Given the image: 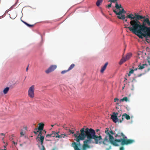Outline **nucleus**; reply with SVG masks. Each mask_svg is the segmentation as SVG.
<instances>
[{"label": "nucleus", "instance_id": "1", "mask_svg": "<svg viewBox=\"0 0 150 150\" xmlns=\"http://www.w3.org/2000/svg\"><path fill=\"white\" fill-rule=\"evenodd\" d=\"M80 132L78 136L75 134L73 136L76 138L77 142L87 138L83 142L82 150H86L87 148H91V146L88 144L91 143L105 145L109 143L115 146H118V143H120L122 146L133 143V139H128L123 132H118L116 134L112 130H109L108 128H106V135L103 141L101 136L96 135L95 131L92 128H82L80 130Z\"/></svg>", "mask_w": 150, "mask_h": 150}, {"label": "nucleus", "instance_id": "2", "mask_svg": "<svg viewBox=\"0 0 150 150\" xmlns=\"http://www.w3.org/2000/svg\"><path fill=\"white\" fill-rule=\"evenodd\" d=\"M126 18H130V27L132 28L146 27L147 25L150 27V21L149 18H145V16L135 14L134 16L132 14H129L126 16Z\"/></svg>", "mask_w": 150, "mask_h": 150}, {"label": "nucleus", "instance_id": "3", "mask_svg": "<svg viewBox=\"0 0 150 150\" xmlns=\"http://www.w3.org/2000/svg\"><path fill=\"white\" fill-rule=\"evenodd\" d=\"M128 29L131 32L142 39L143 38V36L146 37V36H150V34L149 33V27L142 26L134 28L130 27Z\"/></svg>", "mask_w": 150, "mask_h": 150}, {"label": "nucleus", "instance_id": "4", "mask_svg": "<svg viewBox=\"0 0 150 150\" xmlns=\"http://www.w3.org/2000/svg\"><path fill=\"white\" fill-rule=\"evenodd\" d=\"M116 9H115L114 8L113 9V11L116 15H119L117 16V18H118L122 20H124L125 18H127L126 16H125V15L122 14V13L121 10H120V9L119 11L117 12V11H116Z\"/></svg>", "mask_w": 150, "mask_h": 150}, {"label": "nucleus", "instance_id": "5", "mask_svg": "<svg viewBox=\"0 0 150 150\" xmlns=\"http://www.w3.org/2000/svg\"><path fill=\"white\" fill-rule=\"evenodd\" d=\"M119 111L117 112H113L112 115H111V119L115 123H116L117 122H119V120L120 119H119L117 117L118 115H119Z\"/></svg>", "mask_w": 150, "mask_h": 150}, {"label": "nucleus", "instance_id": "6", "mask_svg": "<svg viewBox=\"0 0 150 150\" xmlns=\"http://www.w3.org/2000/svg\"><path fill=\"white\" fill-rule=\"evenodd\" d=\"M35 86L34 85L31 86L29 88L28 94L29 96L31 98H33L34 97Z\"/></svg>", "mask_w": 150, "mask_h": 150}, {"label": "nucleus", "instance_id": "7", "mask_svg": "<svg viewBox=\"0 0 150 150\" xmlns=\"http://www.w3.org/2000/svg\"><path fill=\"white\" fill-rule=\"evenodd\" d=\"M57 67L56 65H52L51 66L47 69L45 72L46 73L48 74L53 71H54Z\"/></svg>", "mask_w": 150, "mask_h": 150}, {"label": "nucleus", "instance_id": "8", "mask_svg": "<svg viewBox=\"0 0 150 150\" xmlns=\"http://www.w3.org/2000/svg\"><path fill=\"white\" fill-rule=\"evenodd\" d=\"M125 117V118L127 120H130V116L128 115L126 113H124L122 115V119L119 120V122L120 123L122 122V121L123 120L124 118L123 117Z\"/></svg>", "mask_w": 150, "mask_h": 150}, {"label": "nucleus", "instance_id": "9", "mask_svg": "<svg viewBox=\"0 0 150 150\" xmlns=\"http://www.w3.org/2000/svg\"><path fill=\"white\" fill-rule=\"evenodd\" d=\"M59 132H56V134H57V136H56V138H62L64 137L65 136H66L67 137V134H61L59 135Z\"/></svg>", "mask_w": 150, "mask_h": 150}, {"label": "nucleus", "instance_id": "10", "mask_svg": "<svg viewBox=\"0 0 150 150\" xmlns=\"http://www.w3.org/2000/svg\"><path fill=\"white\" fill-rule=\"evenodd\" d=\"M39 127L38 129L39 131L43 130L44 124L42 122L38 124Z\"/></svg>", "mask_w": 150, "mask_h": 150}, {"label": "nucleus", "instance_id": "11", "mask_svg": "<svg viewBox=\"0 0 150 150\" xmlns=\"http://www.w3.org/2000/svg\"><path fill=\"white\" fill-rule=\"evenodd\" d=\"M38 141L40 142L41 145H42L43 143V141L44 139V136L40 135Z\"/></svg>", "mask_w": 150, "mask_h": 150}, {"label": "nucleus", "instance_id": "12", "mask_svg": "<svg viewBox=\"0 0 150 150\" xmlns=\"http://www.w3.org/2000/svg\"><path fill=\"white\" fill-rule=\"evenodd\" d=\"M108 64V62H106L103 67H102L101 70H100V72L101 73H103L104 70L106 68Z\"/></svg>", "mask_w": 150, "mask_h": 150}, {"label": "nucleus", "instance_id": "13", "mask_svg": "<svg viewBox=\"0 0 150 150\" xmlns=\"http://www.w3.org/2000/svg\"><path fill=\"white\" fill-rule=\"evenodd\" d=\"M132 54L131 53H127L126 56L125 57V59L126 61L128 60L132 56Z\"/></svg>", "mask_w": 150, "mask_h": 150}, {"label": "nucleus", "instance_id": "14", "mask_svg": "<svg viewBox=\"0 0 150 150\" xmlns=\"http://www.w3.org/2000/svg\"><path fill=\"white\" fill-rule=\"evenodd\" d=\"M145 66H147V65L146 64H143L142 65V66H141L140 65H139L138 66V67H139V68H138V69H143L145 67H144Z\"/></svg>", "mask_w": 150, "mask_h": 150}, {"label": "nucleus", "instance_id": "15", "mask_svg": "<svg viewBox=\"0 0 150 150\" xmlns=\"http://www.w3.org/2000/svg\"><path fill=\"white\" fill-rule=\"evenodd\" d=\"M126 61V60L125 59V58L124 57H122V58L121 59V60L119 62V64L120 65H121L123 63L125 62Z\"/></svg>", "mask_w": 150, "mask_h": 150}, {"label": "nucleus", "instance_id": "16", "mask_svg": "<svg viewBox=\"0 0 150 150\" xmlns=\"http://www.w3.org/2000/svg\"><path fill=\"white\" fill-rule=\"evenodd\" d=\"M21 21L24 23L26 25H27L28 27L30 28H31L34 25H30L27 23L26 22L23 21L22 20H21Z\"/></svg>", "mask_w": 150, "mask_h": 150}, {"label": "nucleus", "instance_id": "17", "mask_svg": "<svg viewBox=\"0 0 150 150\" xmlns=\"http://www.w3.org/2000/svg\"><path fill=\"white\" fill-rule=\"evenodd\" d=\"M103 0H98L96 2V4L97 6H99L100 4L102 3Z\"/></svg>", "mask_w": 150, "mask_h": 150}, {"label": "nucleus", "instance_id": "18", "mask_svg": "<svg viewBox=\"0 0 150 150\" xmlns=\"http://www.w3.org/2000/svg\"><path fill=\"white\" fill-rule=\"evenodd\" d=\"M9 90V88L7 87L5 88L3 90V93L4 94H6Z\"/></svg>", "mask_w": 150, "mask_h": 150}, {"label": "nucleus", "instance_id": "19", "mask_svg": "<svg viewBox=\"0 0 150 150\" xmlns=\"http://www.w3.org/2000/svg\"><path fill=\"white\" fill-rule=\"evenodd\" d=\"M128 100V99L127 98V97H124L122 99H121L120 100V102L122 101L123 102L124 101H125L126 102Z\"/></svg>", "mask_w": 150, "mask_h": 150}, {"label": "nucleus", "instance_id": "20", "mask_svg": "<svg viewBox=\"0 0 150 150\" xmlns=\"http://www.w3.org/2000/svg\"><path fill=\"white\" fill-rule=\"evenodd\" d=\"M74 66H75L74 64H71V66H70V67H69L68 69V71H69V70L72 69L74 67Z\"/></svg>", "mask_w": 150, "mask_h": 150}, {"label": "nucleus", "instance_id": "21", "mask_svg": "<svg viewBox=\"0 0 150 150\" xmlns=\"http://www.w3.org/2000/svg\"><path fill=\"white\" fill-rule=\"evenodd\" d=\"M52 137H56V136H57V134H56V132L55 133V132L54 131H52Z\"/></svg>", "mask_w": 150, "mask_h": 150}, {"label": "nucleus", "instance_id": "22", "mask_svg": "<svg viewBox=\"0 0 150 150\" xmlns=\"http://www.w3.org/2000/svg\"><path fill=\"white\" fill-rule=\"evenodd\" d=\"M122 8L121 10L122 11V13L125 14V13H126V11L124 10V8H123L122 7V8Z\"/></svg>", "mask_w": 150, "mask_h": 150}, {"label": "nucleus", "instance_id": "23", "mask_svg": "<svg viewBox=\"0 0 150 150\" xmlns=\"http://www.w3.org/2000/svg\"><path fill=\"white\" fill-rule=\"evenodd\" d=\"M41 146H42V148L41 149H40V150H45V147L43 144L42 145H41Z\"/></svg>", "mask_w": 150, "mask_h": 150}, {"label": "nucleus", "instance_id": "24", "mask_svg": "<svg viewBox=\"0 0 150 150\" xmlns=\"http://www.w3.org/2000/svg\"><path fill=\"white\" fill-rule=\"evenodd\" d=\"M68 71H68V69L67 70L63 71L61 72V74H65V73L67 72Z\"/></svg>", "mask_w": 150, "mask_h": 150}, {"label": "nucleus", "instance_id": "25", "mask_svg": "<svg viewBox=\"0 0 150 150\" xmlns=\"http://www.w3.org/2000/svg\"><path fill=\"white\" fill-rule=\"evenodd\" d=\"M40 132H39V134L38 137V138H39V136H40V135H41V136H42V131H40Z\"/></svg>", "mask_w": 150, "mask_h": 150}, {"label": "nucleus", "instance_id": "26", "mask_svg": "<svg viewBox=\"0 0 150 150\" xmlns=\"http://www.w3.org/2000/svg\"><path fill=\"white\" fill-rule=\"evenodd\" d=\"M52 133L50 134H48L46 135V137H52Z\"/></svg>", "mask_w": 150, "mask_h": 150}, {"label": "nucleus", "instance_id": "27", "mask_svg": "<svg viewBox=\"0 0 150 150\" xmlns=\"http://www.w3.org/2000/svg\"><path fill=\"white\" fill-rule=\"evenodd\" d=\"M69 132L70 134L71 133L73 134L74 133L73 131L70 129H69Z\"/></svg>", "mask_w": 150, "mask_h": 150}, {"label": "nucleus", "instance_id": "28", "mask_svg": "<svg viewBox=\"0 0 150 150\" xmlns=\"http://www.w3.org/2000/svg\"><path fill=\"white\" fill-rule=\"evenodd\" d=\"M134 71V70L133 69H131V70L129 71V73L130 74H132L133 73Z\"/></svg>", "mask_w": 150, "mask_h": 150}, {"label": "nucleus", "instance_id": "29", "mask_svg": "<svg viewBox=\"0 0 150 150\" xmlns=\"http://www.w3.org/2000/svg\"><path fill=\"white\" fill-rule=\"evenodd\" d=\"M120 150H124V148L123 146H121L120 149Z\"/></svg>", "mask_w": 150, "mask_h": 150}, {"label": "nucleus", "instance_id": "30", "mask_svg": "<svg viewBox=\"0 0 150 150\" xmlns=\"http://www.w3.org/2000/svg\"><path fill=\"white\" fill-rule=\"evenodd\" d=\"M57 149L56 147H55L54 148H53L51 150H57Z\"/></svg>", "mask_w": 150, "mask_h": 150}, {"label": "nucleus", "instance_id": "31", "mask_svg": "<svg viewBox=\"0 0 150 150\" xmlns=\"http://www.w3.org/2000/svg\"><path fill=\"white\" fill-rule=\"evenodd\" d=\"M119 99L117 98H115L114 99V101L115 102H116V101H118Z\"/></svg>", "mask_w": 150, "mask_h": 150}, {"label": "nucleus", "instance_id": "32", "mask_svg": "<svg viewBox=\"0 0 150 150\" xmlns=\"http://www.w3.org/2000/svg\"><path fill=\"white\" fill-rule=\"evenodd\" d=\"M108 7H111V3L110 4L108 5Z\"/></svg>", "mask_w": 150, "mask_h": 150}, {"label": "nucleus", "instance_id": "33", "mask_svg": "<svg viewBox=\"0 0 150 150\" xmlns=\"http://www.w3.org/2000/svg\"><path fill=\"white\" fill-rule=\"evenodd\" d=\"M21 135V136H23L24 135V134L23 133V132H21L20 133Z\"/></svg>", "mask_w": 150, "mask_h": 150}, {"label": "nucleus", "instance_id": "34", "mask_svg": "<svg viewBox=\"0 0 150 150\" xmlns=\"http://www.w3.org/2000/svg\"><path fill=\"white\" fill-rule=\"evenodd\" d=\"M76 134L77 135V136H78V135H79V134H80V133H79V131H77Z\"/></svg>", "mask_w": 150, "mask_h": 150}, {"label": "nucleus", "instance_id": "35", "mask_svg": "<svg viewBox=\"0 0 150 150\" xmlns=\"http://www.w3.org/2000/svg\"><path fill=\"white\" fill-rule=\"evenodd\" d=\"M121 116V114H119V115H118V117H118V118L120 117Z\"/></svg>", "mask_w": 150, "mask_h": 150}, {"label": "nucleus", "instance_id": "36", "mask_svg": "<svg viewBox=\"0 0 150 150\" xmlns=\"http://www.w3.org/2000/svg\"><path fill=\"white\" fill-rule=\"evenodd\" d=\"M146 41L148 42H149V40H148V39H147L146 38Z\"/></svg>", "mask_w": 150, "mask_h": 150}, {"label": "nucleus", "instance_id": "37", "mask_svg": "<svg viewBox=\"0 0 150 150\" xmlns=\"http://www.w3.org/2000/svg\"><path fill=\"white\" fill-rule=\"evenodd\" d=\"M63 128H64L65 130H67V127H65L64 126H63Z\"/></svg>", "mask_w": 150, "mask_h": 150}, {"label": "nucleus", "instance_id": "38", "mask_svg": "<svg viewBox=\"0 0 150 150\" xmlns=\"http://www.w3.org/2000/svg\"><path fill=\"white\" fill-rule=\"evenodd\" d=\"M13 143L15 145H17V143H15L14 141H13Z\"/></svg>", "mask_w": 150, "mask_h": 150}, {"label": "nucleus", "instance_id": "39", "mask_svg": "<svg viewBox=\"0 0 150 150\" xmlns=\"http://www.w3.org/2000/svg\"><path fill=\"white\" fill-rule=\"evenodd\" d=\"M100 131V130L99 129H97L96 130V132H98Z\"/></svg>", "mask_w": 150, "mask_h": 150}, {"label": "nucleus", "instance_id": "40", "mask_svg": "<svg viewBox=\"0 0 150 150\" xmlns=\"http://www.w3.org/2000/svg\"><path fill=\"white\" fill-rule=\"evenodd\" d=\"M0 134L1 135L5 136V134L3 133H1Z\"/></svg>", "mask_w": 150, "mask_h": 150}, {"label": "nucleus", "instance_id": "41", "mask_svg": "<svg viewBox=\"0 0 150 150\" xmlns=\"http://www.w3.org/2000/svg\"><path fill=\"white\" fill-rule=\"evenodd\" d=\"M148 63L149 64H149H150V61L149 60L148 61Z\"/></svg>", "mask_w": 150, "mask_h": 150}, {"label": "nucleus", "instance_id": "42", "mask_svg": "<svg viewBox=\"0 0 150 150\" xmlns=\"http://www.w3.org/2000/svg\"><path fill=\"white\" fill-rule=\"evenodd\" d=\"M28 70V67L27 68H26V71H27Z\"/></svg>", "mask_w": 150, "mask_h": 150}, {"label": "nucleus", "instance_id": "43", "mask_svg": "<svg viewBox=\"0 0 150 150\" xmlns=\"http://www.w3.org/2000/svg\"><path fill=\"white\" fill-rule=\"evenodd\" d=\"M130 74V73H129V74H128V76H130V74Z\"/></svg>", "mask_w": 150, "mask_h": 150}, {"label": "nucleus", "instance_id": "44", "mask_svg": "<svg viewBox=\"0 0 150 150\" xmlns=\"http://www.w3.org/2000/svg\"><path fill=\"white\" fill-rule=\"evenodd\" d=\"M125 20V22H127V19H124Z\"/></svg>", "mask_w": 150, "mask_h": 150}, {"label": "nucleus", "instance_id": "45", "mask_svg": "<svg viewBox=\"0 0 150 150\" xmlns=\"http://www.w3.org/2000/svg\"><path fill=\"white\" fill-rule=\"evenodd\" d=\"M137 69H138V68H135V69H134V70H137Z\"/></svg>", "mask_w": 150, "mask_h": 150}, {"label": "nucleus", "instance_id": "46", "mask_svg": "<svg viewBox=\"0 0 150 150\" xmlns=\"http://www.w3.org/2000/svg\"><path fill=\"white\" fill-rule=\"evenodd\" d=\"M43 131L45 132V133H46V131H45V130H43Z\"/></svg>", "mask_w": 150, "mask_h": 150}, {"label": "nucleus", "instance_id": "47", "mask_svg": "<svg viewBox=\"0 0 150 150\" xmlns=\"http://www.w3.org/2000/svg\"><path fill=\"white\" fill-rule=\"evenodd\" d=\"M0 150H6V149H0Z\"/></svg>", "mask_w": 150, "mask_h": 150}, {"label": "nucleus", "instance_id": "48", "mask_svg": "<svg viewBox=\"0 0 150 150\" xmlns=\"http://www.w3.org/2000/svg\"><path fill=\"white\" fill-rule=\"evenodd\" d=\"M129 27H125V28H128V27H129Z\"/></svg>", "mask_w": 150, "mask_h": 150}, {"label": "nucleus", "instance_id": "49", "mask_svg": "<svg viewBox=\"0 0 150 150\" xmlns=\"http://www.w3.org/2000/svg\"><path fill=\"white\" fill-rule=\"evenodd\" d=\"M2 140H4V137H3V138H2Z\"/></svg>", "mask_w": 150, "mask_h": 150}, {"label": "nucleus", "instance_id": "50", "mask_svg": "<svg viewBox=\"0 0 150 150\" xmlns=\"http://www.w3.org/2000/svg\"><path fill=\"white\" fill-rule=\"evenodd\" d=\"M125 80H127V79H126V78H125Z\"/></svg>", "mask_w": 150, "mask_h": 150}, {"label": "nucleus", "instance_id": "51", "mask_svg": "<svg viewBox=\"0 0 150 150\" xmlns=\"http://www.w3.org/2000/svg\"><path fill=\"white\" fill-rule=\"evenodd\" d=\"M51 126H52V127H53L54 126V125H51Z\"/></svg>", "mask_w": 150, "mask_h": 150}, {"label": "nucleus", "instance_id": "52", "mask_svg": "<svg viewBox=\"0 0 150 150\" xmlns=\"http://www.w3.org/2000/svg\"><path fill=\"white\" fill-rule=\"evenodd\" d=\"M46 141H49V140H47V139H46Z\"/></svg>", "mask_w": 150, "mask_h": 150}, {"label": "nucleus", "instance_id": "53", "mask_svg": "<svg viewBox=\"0 0 150 150\" xmlns=\"http://www.w3.org/2000/svg\"><path fill=\"white\" fill-rule=\"evenodd\" d=\"M34 133H36V132H34Z\"/></svg>", "mask_w": 150, "mask_h": 150}, {"label": "nucleus", "instance_id": "54", "mask_svg": "<svg viewBox=\"0 0 150 150\" xmlns=\"http://www.w3.org/2000/svg\"><path fill=\"white\" fill-rule=\"evenodd\" d=\"M37 132H39V131H37Z\"/></svg>", "mask_w": 150, "mask_h": 150}, {"label": "nucleus", "instance_id": "55", "mask_svg": "<svg viewBox=\"0 0 150 150\" xmlns=\"http://www.w3.org/2000/svg\"><path fill=\"white\" fill-rule=\"evenodd\" d=\"M149 65H150V64H149Z\"/></svg>", "mask_w": 150, "mask_h": 150}]
</instances>
